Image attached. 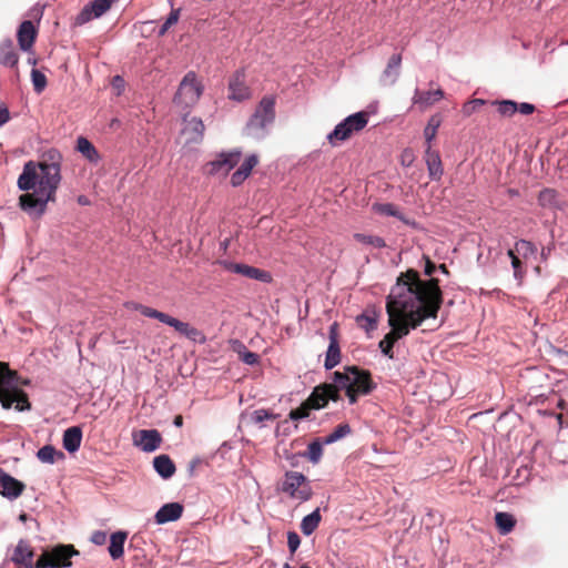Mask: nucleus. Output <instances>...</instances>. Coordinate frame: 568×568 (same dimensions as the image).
<instances>
[{
    "label": "nucleus",
    "instance_id": "nucleus-1",
    "mask_svg": "<svg viewBox=\"0 0 568 568\" xmlns=\"http://www.w3.org/2000/svg\"><path fill=\"white\" fill-rule=\"evenodd\" d=\"M443 303L437 280L423 281L415 271L402 273L392 287L386 312L389 322H397L415 329L425 320L436 318Z\"/></svg>",
    "mask_w": 568,
    "mask_h": 568
},
{
    "label": "nucleus",
    "instance_id": "nucleus-2",
    "mask_svg": "<svg viewBox=\"0 0 568 568\" xmlns=\"http://www.w3.org/2000/svg\"><path fill=\"white\" fill-rule=\"evenodd\" d=\"M61 181V172L37 168L33 161L27 162L17 184L21 191L31 192L20 195L21 210L32 220L40 219L47 212L48 203L55 201Z\"/></svg>",
    "mask_w": 568,
    "mask_h": 568
},
{
    "label": "nucleus",
    "instance_id": "nucleus-3",
    "mask_svg": "<svg viewBox=\"0 0 568 568\" xmlns=\"http://www.w3.org/2000/svg\"><path fill=\"white\" fill-rule=\"evenodd\" d=\"M376 388L371 373L356 366H346L343 371L333 374V384H324L315 387L307 398L308 406L321 409L328 400L337 402L339 390H344L351 405L355 404L359 396L371 394Z\"/></svg>",
    "mask_w": 568,
    "mask_h": 568
},
{
    "label": "nucleus",
    "instance_id": "nucleus-4",
    "mask_svg": "<svg viewBox=\"0 0 568 568\" xmlns=\"http://www.w3.org/2000/svg\"><path fill=\"white\" fill-rule=\"evenodd\" d=\"M0 403L3 409H10L14 405L18 412L31 409L27 394L17 384V375L0 362Z\"/></svg>",
    "mask_w": 568,
    "mask_h": 568
},
{
    "label": "nucleus",
    "instance_id": "nucleus-5",
    "mask_svg": "<svg viewBox=\"0 0 568 568\" xmlns=\"http://www.w3.org/2000/svg\"><path fill=\"white\" fill-rule=\"evenodd\" d=\"M275 121V97L265 95L261 99L253 114L247 120L243 133L245 136L261 141L270 132Z\"/></svg>",
    "mask_w": 568,
    "mask_h": 568
},
{
    "label": "nucleus",
    "instance_id": "nucleus-6",
    "mask_svg": "<svg viewBox=\"0 0 568 568\" xmlns=\"http://www.w3.org/2000/svg\"><path fill=\"white\" fill-rule=\"evenodd\" d=\"M136 310L146 317L155 318L161 323L173 327L179 334L192 341L193 343L204 344L206 342L205 335L200 329L186 322H182L166 313L144 305H138Z\"/></svg>",
    "mask_w": 568,
    "mask_h": 568
},
{
    "label": "nucleus",
    "instance_id": "nucleus-7",
    "mask_svg": "<svg viewBox=\"0 0 568 568\" xmlns=\"http://www.w3.org/2000/svg\"><path fill=\"white\" fill-rule=\"evenodd\" d=\"M368 120L369 114L365 111L346 116L327 134V142L332 146H337L341 142L348 140L354 133L361 132L367 125Z\"/></svg>",
    "mask_w": 568,
    "mask_h": 568
},
{
    "label": "nucleus",
    "instance_id": "nucleus-8",
    "mask_svg": "<svg viewBox=\"0 0 568 568\" xmlns=\"http://www.w3.org/2000/svg\"><path fill=\"white\" fill-rule=\"evenodd\" d=\"M203 93V85L197 81L195 72L189 71L182 79L173 102L190 113V110L199 102Z\"/></svg>",
    "mask_w": 568,
    "mask_h": 568
},
{
    "label": "nucleus",
    "instance_id": "nucleus-9",
    "mask_svg": "<svg viewBox=\"0 0 568 568\" xmlns=\"http://www.w3.org/2000/svg\"><path fill=\"white\" fill-rule=\"evenodd\" d=\"M282 490L292 499H296L300 503H305L313 496L310 481L307 480L306 476L300 471L291 470L285 473Z\"/></svg>",
    "mask_w": 568,
    "mask_h": 568
},
{
    "label": "nucleus",
    "instance_id": "nucleus-10",
    "mask_svg": "<svg viewBox=\"0 0 568 568\" xmlns=\"http://www.w3.org/2000/svg\"><path fill=\"white\" fill-rule=\"evenodd\" d=\"M241 156L242 150L239 148L219 153L214 160L209 162V173L213 175L229 174L239 164Z\"/></svg>",
    "mask_w": 568,
    "mask_h": 568
},
{
    "label": "nucleus",
    "instance_id": "nucleus-11",
    "mask_svg": "<svg viewBox=\"0 0 568 568\" xmlns=\"http://www.w3.org/2000/svg\"><path fill=\"white\" fill-rule=\"evenodd\" d=\"M189 113L185 112L183 116V128L181 135L184 139L185 145L200 144L204 138V123L197 116L187 118Z\"/></svg>",
    "mask_w": 568,
    "mask_h": 568
},
{
    "label": "nucleus",
    "instance_id": "nucleus-12",
    "mask_svg": "<svg viewBox=\"0 0 568 568\" xmlns=\"http://www.w3.org/2000/svg\"><path fill=\"white\" fill-rule=\"evenodd\" d=\"M388 325L390 326L392 329L379 342L378 347L384 356H386L389 359H393V346L395 342L408 335L412 329L407 328V326H404L403 324L393 321H388Z\"/></svg>",
    "mask_w": 568,
    "mask_h": 568
},
{
    "label": "nucleus",
    "instance_id": "nucleus-13",
    "mask_svg": "<svg viewBox=\"0 0 568 568\" xmlns=\"http://www.w3.org/2000/svg\"><path fill=\"white\" fill-rule=\"evenodd\" d=\"M113 0H92L83 7L75 18V23L82 26L92 19L100 18L110 8Z\"/></svg>",
    "mask_w": 568,
    "mask_h": 568
},
{
    "label": "nucleus",
    "instance_id": "nucleus-14",
    "mask_svg": "<svg viewBox=\"0 0 568 568\" xmlns=\"http://www.w3.org/2000/svg\"><path fill=\"white\" fill-rule=\"evenodd\" d=\"M223 266L231 273L241 274L247 278L257 280L263 283H268L272 280V276L268 272L247 264L223 262Z\"/></svg>",
    "mask_w": 568,
    "mask_h": 568
},
{
    "label": "nucleus",
    "instance_id": "nucleus-15",
    "mask_svg": "<svg viewBox=\"0 0 568 568\" xmlns=\"http://www.w3.org/2000/svg\"><path fill=\"white\" fill-rule=\"evenodd\" d=\"M229 98L242 102L251 97V90L245 83L244 70H237L229 82Z\"/></svg>",
    "mask_w": 568,
    "mask_h": 568
},
{
    "label": "nucleus",
    "instance_id": "nucleus-16",
    "mask_svg": "<svg viewBox=\"0 0 568 568\" xmlns=\"http://www.w3.org/2000/svg\"><path fill=\"white\" fill-rule=\"evenodd\" d=\"M47 552L55 568H70L72 566L71 558L79 555L72 545H58Z\"/></svg>",
    "mask_w": 568,
    "mask_h": 568
},
{
    "label": "nucleus",
    "instance_id": "nucleus-17",
    "mask_svg": "<svg viewBox=\"0 0 568 568\" xmlns=\"http://www.w3.org/2000/svg\"><path fill=\"white\" fill-rule=\"evenodd\" d=\"M24 484L0 468V494L10 499H17L23 491Z\"/></svg>",
    "mask_w": 568,
    "mask_h": 568
},
{
    "label": "nucleus",
    "instance_id": "nucleus-18",
    "mask_svg": "<svg viewBox=\"0 0 568 568\" xmlns=\"http://www.w3.org/2000/svg\"><path fill=\"white\" fill-rule=\"evenodd\" d=\"M337 324L334 323L329 327V344L326 351V357L324 362V367L329 371L334 368L341 362V349L337 339Z\"/></svg>",
    "mask_w": 568,
    "mask_h": 568
},
{
    "label": "nucleus",
    "instance_id": "nucleus-19",
    "mask_svg": "<svg viewBox=\"0 0 568 568\" xmlns=\"http://www.w3.org/2000/svg\"><path fill=\"white\" fill-rule=\"evenodd\" d=\"M134 442L143 452L152 453L160 447L162 438L156 429H142Z\"/></svg>",
    "mask_w": 568,
    "mask_h": 568
},
{
    "label": "nucleus",
    "instance_id": "nucleus-20",
    "mask_svg": "<svg viewBox=\"0 0 568 568\" xmlns=\"http://www.w3.org/2000/svg\"><path fill=\"white\" fill-rule=\"evenodd\" d=\"M425 163L429 179L433 181H439L444 174V169L438 151L433 150L432 146H426Z\"/></svg>",
    "mask_w": 568,
    "mask_h": 568
},
{
    "label": "nucleus",
    "instance_id": "nucleus-21",
    "mask_svg": "<svg viewBox=\"0 0 568 568\" xmlns=\"http://www.w3.org/2000/svg\"><path fill=\"white\" fill-rule=\"evenodd\" d=\"M373 211L381 215L396 217L399 221H402L404 224H406L413 229L418 227V223L415 220L406 217L399 211V209L393 203H375L373 205Z\"/></svg>",
    "mask_w": 568,
    "mask_h": 568
},
{
    "label": "nucleus",
    "instance_id": "nucleus-22",
    "mask_svg": "<svg viewBox=\"0 0 568 568\" xmlns=\"http://www.w3.org/2000/svg\"><path fill=\"white\" fill-rule=\"evenodd\" d=\"M183 513V506L179 503H169L163 505L155 514V523L163 525L178 520Z\"/></svg>",
    "mask_w": 568,
    "mask_h": 568
},
{
    "label": "nucleus",
    "instance_id": "nucleus-23",
    "mask_svg": "<svg viewBox=\"0 0 568 568\" xmlns=\"http://www.w3.org/2000/svg\"><path fill=\"white\" fill-rule=\"evenodd\" d=\"M37 30L30 20L23 21L18 29V43L22 51H30L34 43Z\"/></svg>",
    "mask_w": 568,
    "mask_h": 568
},
{
    "label": "nucleus",
    "instance_id": "nucleus-24",
    "mask_svg": "<svg viewBox=\"0 0 568 568\" xmlns=\"http://www.w3.org/2000/svg\"><path fill=\"white\" fill-rule=\"evenodd\" d=\"M62 162V154L57 149L51 148L42 153L41 159L34 162V166L61 172Z\"/></svg>",
    "mask_w": 568,
    "mask_h": 568
},
{
    "label": "nucleus",
    "instance_id": "nucleus-25",
    "mask_svg": "<svg viewBox=\"0 0 568 568\" xmlns=\"http://www.w3.org/2000/svg\"><path fill=\"white\" fill-rule=\"evenodd\" d=\"M400 65L402 55L399 53L393 54L389 58L385 70L383 71L381 81L387 85L395 84L399 77Z\"/></svg>",
    "mask_w": 568,
    "mask_h": 568
},
{
    "label": "nucleus",
    "instance_id": "nucleus-26",
    "mask_svg": "<svg viewBox=\"0 0 568 568\" xmlns=\"http://www.w3.org/2000/svg\"><path fill=\"white\" fill-rule=\"evenodd\" d=\"M444 98V91L437 89L434 91H420L415 89L413 95V104L419 105L422 109H426L434 103L440 101Z\"/></svg>",
    "mask_w": 568,
    "mask_h": 568
},
{
    "label": "nucleus",
    "instance_id": "nucleus-27",
    "mask_svg": "<svg viewBox=\"0 0 568 568\" xmlns=\"http://www.w3.org/2000/svg\"><path fill=\"white\" fill-rule=\"evenodd\" d=\"M19 61L18 53L14 49L11 39H4L0 43V64L8 68H13Z\"/></svg>",
    "mask_w": 568,
    "mask_h": 568
},
{
    "label": "nucleus",
    "instance_id": "nucleus-28",
    "mask_svg": "<svg viewBox=\"0 0 568 568\" xmlns=\"http://www.w3.org/2000/svg\"><path fill=\"white\" fill-rule=\"evenodd\" d=\"M81 442H82V430L80 427L73 426V427H70L64 430L62 444H63V448L68 453H75L80 448Z\"/></svg>",
    "mask_w": 568,
    "mask_h": 568
},
{
    "label": "nucleus",
    "instance_id": "nucleus-29",
    "mask_svg": "<svg viewBox=\"0 0 568 568\" xmlns=\"http://www.w3.org/2000/svg\"><path fill=\"white\" fill-rule=\"evenodd\" d=\"M537 201L542 209L558 210L561 207L559 194L554 189L546 187L541 190L538 194Z\"/></svg>",
    "mask_w": 568,
    "mask_h": 568
},
{
    "label": "nucleus",
    "instance_id": "nucleus-30",
    "mask_svg": "<svg viewBox=\"0 0 568 568\" xmlns=\"http://www.w3.org/2000/svg\"><path fill=\"white\" fill-rule=\"evenodd\" d=\"M155 471L163 479L171 478L175 473V465L168 455H159L153 459Z\"/></svg>",
    "mask_w": 568,
    "mask_h": 568
},
{
    "label": "nucleus",
    "instance_id": "nucleus-31",
    "mask_svg": "<svg viewBox=\"0 0 568 568\" xmlns=\"http://www.w3.org/2000/svg\"><path fill=\"white\" fill-rule=\"evenodd\" d=\"M126 537L128 534L125 531H116L111 535L108 550L113 560L120 559L123 556Z\"/></svg>",
    "mask_w": 568,
    "mask_h": 568
},
{
    "label": "nucleus",
    "instance_id": "nucleus-32",
    "mask_svg": "<svg viewBox=\"0 0 568 568\" xmlns=\"http://www.w3.org/2000/svg\"><path fill=\"white\" fill-rule=\"evenodd\" d=\"M77 151L80 152L89 162L97 164L100 161V154L95 146L84 136L77 139Z\"/></svg>",
    "mask_w": 568,
    "mask_h": 568
},
{
    "label": "nucleus",
    "instance_id": "nucleus-33",
    "mask_svg": "<svg viewBox=\"0 0 568 568\" xmlns=\"http://www.w3.org/2000/svg\"><path fill=\"white\" fill-rule=\"evenodd\" d=\"M32 558H33V550L31 549L28 540L20 539L13 550L11 560L16 565H19L21 562L32 560Z\"/></svg>",
    "mask_w": 568,
    "mask_h": 568
},
{
    "label": "nucleus",
    "instance_id": "nucleus-34",
    "mask_svg": "<svg viewBox=\"0 0 568 568\" xmlns=\"http://www.w3.org/2000/svg\"><path fill=\"white\" fill-rule=\"evenodd\" d=\"M322 520L320 508L314 509L311 514L303 517L301 521V531L305 536H311L318 527Z\"/></svg>",
    "mask_w": 568,
    "mask_h": 568
},
{
    "label": "nucleus",
    "instance_id": "nucleus-35",
    "mask_svg": "<svg viewBox=\"0 0 568 568\" xmlns=\"http://www.w3.org/2000/svg\"><path fill=\"white\" fill-rule=\"evenodd\" d=\"M233 351L237 353L239 358L246 365L254 366L258 363V355L248 351L246 346L239 341L233 342Z\"/></svg>",
    "mask_w": 568,
    "mask_h": 568
},
{
    "label": "nucleus",
    "instance_id": "nucleus-36",
    "mask_svg": "<svg viewBox=\"0 0 568 568\" xmlns=\"http://www.w3.org/2000/svg\"><path fill=\"white\" fill-rule=\"evenodd\" d=\"M37 457L40 462L52 465L57 462L58 457L63 458L64 455L62 452L57 450L52 445H45L38 450Z\"/></svg>",
    "mask_w": 568,
    "mask_h": 568
},
{
    "label": "nucleus",
    "instance_id": "nucleus-37",
    "mask_svg": "<svg viewBox=\"0 0 568 568\" xmlns=\"http://www.w3.org/2000/svg\"><path fill=\"white\" fill-rule=\"evenodd\" d=\"M354 240L365 246H372L374 248H384L386 247V242L383 237L372 234L365 233H355L353 235Z\"/></svg>",
    "mask_w": 568,
    "mask_h": 568
},
{
    "label": "nucleus",
    "instance_id": "nucleus-38",
    "mask_svg": "<svg viewBox=\"0 0 568 568\" xmlns=\"http://www.w3.org/2000/svg\"><path fill=\"white\" fill-rule=\"evenodd\" d=\"M495 521H496L497 528L499 529L500 534H503V535L510 532L516 524L513 515H510L508 513H503V511L497 513L495 515Z\"/></svg>",
    "mask_w": 568,
    "mask_h": 568
},
{
    "label": "nucleus",
    "instance_id": "nucleus-39",
    "mask_svg": "<svg viewBox=\"0 0 568 568\" xmlns=\"http://www.w3.org/2000/svg\"><path fill=\"white\" fill-rule=\"evenodd\" d=\"M323 439H316L308 444L307 452L302 454L303 457L307 458L312 464H317L323 455Z\"/></svg>",
    "mask_w": 568,
    "mask_h": 568
},
{
    "label": "nucleus",
    "instance_id": "nucleus-40",
    "mask_svg": "<svg viewBox=\"0 0 568 568\" xmlns=\"http://www.w3.org/2000/svg\"><path fill=\"white\" fill-rule=\"evenodd\" d=\"M442 124V119L439 115H433L429 118L427 125L424 129V136L426 141V146H432V142L434 141L437 130Z\"/></svg>",
    "mask_w": 568,
    "mask_h": 568
},
{
    "label": "nucleus",
    "instance_id": "nucleus-41",
    "mask_svg": "<svg viewBox=\"0 0 568 568\" xmlns=\"http://www.w3.org/2000/svg\"><path fill=\"white\" fill-rule=\"evenodd\" d=\"M497 112L505 118H510L517 112V102L514 100H495L491 102Z\"/></svg>",
    "mask_w": 568,
    "mask_h": 568
},
{
    "label": "nucleus",
    "instance_id": "nucleus-42",
    "mask_svg": "<svg viewBox=\"0 0 568 568\" xmlns=\"http://www.w3.org/2000/svg\"><path fill=\"white\" fill-rule=\"evenodd\" d=\"M351 432H352V429L348 424H346V423L339 424L338 426H336L334 428V430L332 433H329L328 435H326L323 438V443H325V445H331V444L346 437L347 435L351 434Z\"/></svg>",
    "mask_w": 568,
    "mask_h": 568
},
{
    "label": "nucleus",
    "instance_id": "nucleus-43",
    "mask_svg": "<svg viewBox=\"0 0 568 568\" xmlns=\"http://www.w3.org/2000/svg\"><path fill=\"white\" fill-rule=\"evenodd\" d=\"M31 81L37 93H41L47 87V77L38 69H32Z\"/></svg>",
    "mask_w": 568,
    "mask_h": 568
},
{
    "label": "nucleus",
    "instance_id": "nucleus-44",
    "mask_svg": "<svg viewBox=\"0 0 568 568\" xmlns=\"http://www.w3.org/2000/svg\"><path fill=\"white\" fill-rule=\"evenodd\" d=\"M356 322L366 332H371L376 329L377 327V320L375 315H368V314H361L356 317Z\"/></svg>",
    "mask_w": 568,
    "mask_h": 568
},
{
    "label": "nucleus",
    "instance_id": "nucleus-45",
    "mask_svg": "<svg viewBox=\"0 0 568 568\" xmlns=\"http://www.w3.org/2000/svg\"><path fill=\"white\" fill-rule=\"evenodd\" d=\"M180 17V9H172L164 23L161 26L159 30V36L162 37L166 33V31L178 22Z\"/></svg>",
    "mask_w": 568,
    "mask_h": 568
},
{
    "label": "nucleus",
    "instance_id": "nucleus-46",
    "mask_svg": "<svg viewBox=\"0 0 568 568\" xmlns=\"http://www.w3.org/2000/svg\"><path fill=\"white\" fill-rule=\"evenodd\" d=\"M258 164V156L255 153H252L245 158L243 163L240 165V170L246 175H251L252 170Z\"/></svg>",
    "mask_w": 568,
    "mask_h": 568
},
{
    "label": "nucleus",
    "instance_id": "nucleus-47",
    "mask_svg": "<svg viewBox=\"0 0 568 568\" xmlns=\"http://www.w3.org/2000/svg\"><path fill=\"white\" fill-rule=\"evenodd\" d=\"M311 408L312 407L308 406V402L306 400L298 408L290 412V415H288L290 419L297 422V420L307 418L310 415Z\"/></svg>",
    "mask_w": 568,
    "mask_h": 568
},
{
    "label": "nucleus",
    "instance_id": "nucleus-48",
    "mask_svg": "<svg viewBox=\"0 0 568 568\" xmlns=\"http://www.w3.org/2000/svg\"><path fill=\"white\" fill-rule=\"evenodd\" d=\"M277 417V415L275 414H272L270 410L267 409H264V408H261V409H256L252 413V416H251V419L253 423L255 424H261L263 423L264 420H268V419H275Z\"/></svg>",
    "mask_w": 568,
    "mask_h": 568
},
{
    "label": "nucleus",
    "instance_id": "nucleus-49",
    "mask_svg": "<svg viewBox=\"0 0 568 568\" xmlns=\"http://www.w3.org/2000/svg\"><path fill=\"white\" fill-rule=\"evenodd\" d=\"M508 256L511 260V266L514 268V277L520 282L523 278V272H521V261L520 258L515 254L514 250H508Z\"/></svg>",
    "mask_w": 568,
    "mask_h": 568
},
{
    "label": "nucleus",
    "instance_id": "nucleus-50",
    "mask_svg": "<svg viewBox=\"0 0 568 568\" xmlns=\"http://www.w3.org/2000/svg\"><path fill=\"white\" fill-rule=\"evenodd\" d=\"M485 103H486V101L483 100V99H474V100H470V101L466 102L463 105V110L462 111H463L464 115L469 116L470 114H473L475 111H477Z\"/></svg>",
    "mask_w": 568,
    "mask_h": 568
},
{
    "label": "nucleus",
    "instance_id": "nucleus-51",
    "mask_svg": "<svg viewBox=\"0 0 568 568\" xmlns=\"http://www.w3.org/2000/svg\"><path fill=\"white\" fill-rule=\"evenodd\" d=\"M515 251L526 256L527 254H534L536 252V248L531 242L526 240H519L515 244Z\"/></svg>",
    "mask_w": 568,
    "mask_h": 568
},
{
    "label": "nucleus",
    "instance_id": "nucleus-52",
    "mask_svg": "<svg viewBox=\"0 0 568 568\" xmlns=\"http://www.w3.org/2000/svg\"><path fill=\"white\" fill-rule=\"evenodd\" d=\"M34 568H55L50 556L47 551H43L34 564Z\"/></svg>",
    "mask_w": 568,
    "mask_h": 568
},
{
    "label": "nucleus",
    "instance_id": "nucleus-53",
    "mask_svg": "<svg viewBox=\"0 0 568 568\" xmlns=\"http://www.w3.org/2000/svg\"><path fill=\"white\" fill-rule=\"evenodd\" d=\"M301 545V538L295 531L287 532V546L292 554H294Z\"/></svg>",
    "mask_w": 568,
    "mask_h": 568
},
{
    "label": "nucleus",
    "instance_id": "nucleus-54",
    "mask_svg": "<svg viewBox=\"0 0 568 568\" xmlns=\"http://www.w3.org/2000/svg\"><path fill=\"white\" fill-rule=\"evenodd\" d=\"M247 178H248V175H246L245 173L243 174V172L240 169H237L231 175V180H230L231 185L234 187H237V186L242 185Z\"/></svg>",
    "mask_w": 568,
    "mask_h": 568
},
{
    "label": "nucleus",
    "instance_id": "nucleus-55",
    "mask_svg": "<svg viewBox=\"0 0 568 568\" xmlns=\"http://www.w3.org/2000/svg\"><path fill=\"white\" fill-rule=\"evenodd\" d=\"M108 539V535L105 531H102V530H95L91 537H90V540L91 542H93L94 545L97 546H102L105 544Z\"/></svg>",
    "mask_w": 568,
    "mask_h": 568
},
{
    "label": "nucleus",
    "instance_id": "nucleus-56",
    "mask_svg": "<svg viewBox=\"0 0 568 568\" xmlns=\"http://www.w3.org/2000/svg\"><path fill=\"white\" fill-rule=\"evenodd\" d=\"M535 109V105L528 102L517 103V112L524 115H529L534 113Z\"/></svg>",
    "mask_w": 568,
    "mask_h": 568
},
{
    "label": "nucleus",
    "instance_id": "nucleus-57",
    "mask_svg": "<svg viewBox=\"0 0 568 568\" xmlns=\"http://www.w3.org/2000/svg\"><path fill=\"white\" fill-rule=\"evenodd\" d=\"M112 85L114 89L118 90L116 94L120 95L122 91L124 90V80L120 75H115L112 79Z\"/></svg>",
    "mask_w": 568,
    "mask_h": 568
},
{
    "label": "nucleus",
    "instance_id": "nucleus-58",
    "mask_svg": "<svg viewBox=\"0 0 568 568\" xmlns=\"http://www.w3.org/2000/svg\"><path fill=\"white\" fill-rule=\"evenodd\" d=\"M10 120V113L8 108L2 106L0 108V126L6 124Z\"/></svg>",
    "mask_w": 568,
    "mask_h": 568
},
{
    "label": "nucleus",
    "instance_id": "nucleus-59",
    "mask_svg": "<svg viewBox=\"0 0 568 568\" xmlns=\"http://www.w3.org/2000/svg\"><path fill=\"white\" fill-rule=\"evenodd\" d=\"M435 268H436V265L429 258H426L424 273L426 275L430 276L434 273Z\"/></svg>",
    "mask_w": 568,
    "mask_h": 568
},
{
    "label": "nucleus",
    "instance_id": "nucleus-60",
    "mask_svg": "<svg viewBox=\"0 0 568 568\" xmlns=\"http://www.w3.org/2000/svg\"><path fill=\"white\" fill-rule=\"evenodd\" d=\"M201 463V459L199 457L196 458H193L190 463H189V473L192 475L195 470V468L197 467V465H200Z\"/></svg>",
    "mask_w": 568,
    "mask_h": 568
},
{
    "label": "nucleus",
    "instance_id": "nucleus-61",
    "mask_svg": "<svg viewBox=\"0 0 568 568\" xmlns=\"http://www.w3.org/2000/svg\"><path fill=\"white\" fill-rule=\"evenodd\" d=\"M173 424H174V426H176V427H181V426H182V424H183L182 416H176V417L174 418V420H173Z\"/></svg>",
    "mask_w": 568,
    "mask_h": 568
},
{
    "label": "nucleus",
    "instance_id": "nucleus-62",
    "mask_svg": "<svg viewBox=\"0 0 568 568\" xmlns=\"http://www.w3.org/2000/svg\"><path fill=\"white\" fill-rule=\"evenodd\" d=\"M20 565L23 566L24 568H34V564H32V560L21 562Z\"/></svg>",
    "mask_w": 568,
    "mask_h": 568
},
{
    "label": "nucleus",
    "instance_id": "nucleus-63",
    "mask_svg": "<svg viewBox=\"0 0 568 568\" xmlns=\"http://www.w3.org/2000/svg\"><path fill=\"white\" fill-rule=\"evenodd\" d=\"M556 353L558 354V356L560 357H566L568 358V352L566 351H562V349H556Z\"/></svg>",
    "mask_w": 568,
    "mask_h": 568
},
{
    "label": "nucleus",
    "instance_id": "nucleus-64",
    "mask_svg": "<svg viewBox=\"0 0 568 568\" xmlns=\"http://www.w3.org/2000/svg\"><path fill=\"white\" fill-rule=\"evenodd\" d=\"M439 270H440L444 274H448V270H447L446 265H444V264L439 265Z\"/></svg>",
    "mask_w": 568,
    "mask_h": 568
}]
</instances>
